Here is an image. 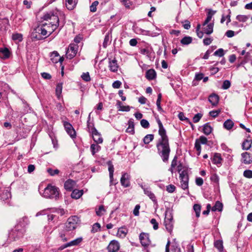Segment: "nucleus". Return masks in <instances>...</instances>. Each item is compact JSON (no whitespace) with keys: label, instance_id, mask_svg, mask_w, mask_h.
<instances>
[{"label":"nucleus","instance_id":"nucleus-1","mask_svg":"<svg viewBox=\"0 0 252 252\" xmlns=\"http://www.w3.org/2000/svg\"><path fill=\"white\" fill-rule=\"evenodd\" d=\"M157 122L159 127L158 134L160 136L156 144L158 153L164 162H167L171 151L169 139L166 134V130L159 118L157 119Z\"/></svg>","mask_w":252,"mask_h":252},{"label":"nucleus","instance_id":"nucleus-2","mask_svg":"<svg viewBox=\"0 0 252 252\" xmlns=\"http://www.w3.org/2000/svg\"><path fill=\"white\" fill-rule=\"evenodd\" d=\"M48 28L47 23H45L42 25L37 26L32 32V38L39 40L50 35L53 32L52 30H48L47 29Z\"/></svg>","mask_w":252,"mask_h":252},{"label":"nucleus","instance_id":"nucleus-3","mask_svg":"<svg viewBox=\"0 0 252 252\" xmlns=\"http://www.w3.org/2000/svg\"><path fill=\"white\" fill-rule=\"evenodd\" d=\"M42 19L44 20L49 22V25H51V30L54 32L58 27H60V30L62 29L64 25L63 23L61 26L59 24V18L57 13L50 11L44 14Z\"/></svg>","mask_w":252,"mask_h":252},{"label":"nucleus","instance_id":"nucleus-4","mask_svg":"<svg viewBox=\"0 0 252 252\" xmlns=\"http://www.w3.org/2000/svg\"><path fill=\"white\" fill-rule=\"evenodd\" d=\"M43 195L47 198H55L57 199L59 195V189L55 186L48 185L44 189Z\"/></svg>","mask_w":252,"mask_h":252},{"label":"nucleus","instance_id":"nucleus-5","mask_svg":"<svg viewBox=\"0 0 252 252\" xmlns=\"http://www.w3.org/2000/svg\"><path fill=\"white\" fill-rule=\"evenodd\" d=\"M181 187L184 190L188 189L189 188V171L188 168L184 169L179 174Z\"/></svg>","mask_w":252,"mask_h":252},{"label":"nucleus","instance_id":"nucleus-6","mask_svg":"<svg viewBox=\"0 0 252 252\" xmlns=\"http://www.w3.org/2000/svg\"><path fill=\"white\" fill-rule=\"evenodd\" d=\"M78 221L79 218L76 216L69 217L65 223V230L66 231H70L74 230L77 227Z\"/></svg>","mask_w":252,"mask_h":252},{"label":"nucleus","instance_id":"nucleus-7","mask_svg":"<svg viewBox=\"0 0 252 252\" xmlns=\"http://www.w3.org/2000/svg\"><path fill=\"white\" fill-rule=\"evenodd\" d=\"M78 50V46L74 43H70L66 52V56L67 58L71 59L74 58L77 54Z\"/></svg>","mask_w":252,"mask_h":252},{"label":"nucleus","instance_id":"nucleus-8","mask_svg":"<svg viewBox=\"0 0 252 252\" xmlns=\"http://www.w3.org/2000/svg\"><path fill=\"white\" fill-rule=\"evenodd\" d=\"M164 223L166 229L168 232L171 233L173 230L174 224L173 217L171 215V214H169L168 217L167 212L165 213Z\"/></svg>","mask_w":252,"mask_h":252},{"label":"nucleus","instance_id":"nucleus-9","mask_svg":"<svg viewBox=\"0 0 252 252\" xmlns=\"http://www.w3.org/2000/svg\"><path fill=\"white\" fill-rule=\"evenodd\" d=\"M63 125L67 133L72 138H75L76 131L72 125L68 122L63 121Z\"/></svg>","mask_w":252,"mask_h":252},{"label":"nucleus","instance_id":"nucleus-10","mask_svg":"<svg viewBox=\"0 0 252 252\" xmlns=\"http://www.w3.org/2000/svg\"><path fill=\"white\" fill-rule=\"evenodd\" d=\"M11 198V194L8 189L3 190L0 193V200L5 201L8 205H11L10 199Z\"/></svg>","mask_w":252,"mask_h":252},{"label":"nucleus","instance_id":"nucleus-11","mask_svg":"<svg viewBox=\"0 0 252 252\" xmlns=\"http://www.w3.org/2000/svg\"><path fill=\"white\" fill-rule=\"evenodd\" d=\"M139 240L142 246L144 247H148L151 243L149 234L147 233H141L139 235Z\"/></svg>","mask_w":252,"mask_h":252},{"label":"nucleus","instance_id":"nucleus-12","mask_svg":"<svg viewBox=\"0 0 252 252\" xmlns=\"http://www.w3.org/2000/svg\"><path fill=\"white\" fill-rule=\"evenodd\" d=\"M130 176L128 173H123L120 180L121 185L125 188L129 187L130 186Z\"/></svg>","mask_w":252,"mask_h":252},{"label":"nucleus","instance_id":"nucleus-13","mask_svg":"<svg viewBox=\"0 0 252 252\" xmlns=\"http://www.w3.org/2000/svg\"><path fill=\"white\" fill-rule=\"evenodd\" d=\"M108 67L109 70L113 72H117L119 68L117 60L114 58L113 59H108Z\"/></svg>","mask_w":252,"mask_h":252},{"label":"nucleus","instance_id":"nucleus-14","mask_svg":"<svg viewBox=\"0 0 252 252\" xmlns=\"http://www.w3.org/2000/svg\"><path fill=\"white\" fill-rule=\"evenodd\" d=\"M120 244L116 240L111 241L107 246L108 252H116L120 249Z\"/></svg>","mask_w":252,"mask_h":252},{"label":"nucleus","instance_id":"nucleus-15","mask_svg":"<svg viewBox=\"0 0 252 252\" xmlns=\"http://www.w3.org/2000/svg\"><path fill=\"white\" fill-rule=\"evenodd\" d=\"M144 193L147 195L154 202L155 204H158V201L154 193L151 191L150 188H145L142 187Z\"/></svg>","mask_w":252,"mask_h":252},{"label":"nucleus","instance_id":"nucleus-16","mask_svg":"<svg viewBox=\"0 0 252 252\" xmlns=\"http://www.w3.org/2000/svg\"><path fill=\"white\" fill-rule=\"evenodd\" d=\"M241 162L246 164L252 163V156L248 152H245L241 154Z\"/></svg>","mask_w":252,"mask_h":252},{"label":"nucleus","instance_id":"nucleus-17","mask_svg":"<svg viewBox=\"0 0 252 252\" xmlns=\"http://www.w3.org/2000/svg\"><path fill=\"white\" fill-rule=\"evenodd\" d=\"M29 221L28 217L25 216L18 220L15 227L17 229H19V227H24L29 223Z\"/></svg>","mask_w":252,"mask_h":252},{"label":"nucleus","instance_id":"nucleus-18","mask_svg":"<svg viewBox=\"0 0 252 252\" xmlns=\"http://www.w3.org/2000/svg\"><path fill=\"white\" fill-rule=\"evenodd\" d=\"M223 159L221 158V155L220 153H215L214 155L212 158V162L214 164H216L218 167H220L222 164Z\"/></svg>","mask_w":252,"mask_h":252},{"label":"nucleus","instance_id":"nucleus-19","mask_svg":"<svg viewBox=\"0 0 252 252\" xmlns=\"http://www.w3.org/2000/svg\"><path fill=\"white\" fill-rule=\"evenodd\" d=\"M107 164L108 166V171L109 172V178H110V186L113 185V173L114 171V168L113 163L111 161L109 160L107 161Z\"/></svg>","mask_w":252,"mask_h":252},{"label":"nucleus","instance_id":"nucleus-20","mask_svg":"<svg viewBox=\"0 0 252 252\" xmlns=\"http://www.w3.org/2000/svg\"><path fill=\"white\" fill-rule=\"evenodd\" d=\"M76 182L72 179L66 180L64 184V189L68 191H71L76 185Z\"/></svg>","mask_w":252,"mask_h":252},{"label":"nucleus","instance_id":"nucleus-21","mask_svg":"<svg viewBox=\"0 0 252 252\" xmlns=\"http://www.w3.org/2000/svg\"><path fill=\"white\" fill-rule=\"evenodd\" d=\"M87 129H88V131L91 134H92L94 132H96V131H97L94 127V123L92 122H91L90 114L89 115V116L88 118Z\"/></svg>","mask_w":252,"mask_h":252},{"label":"nucleus","instance_id":"nucleus-22","mask_svg":"<svg viewBox=\"0 0 252 252\" xmlns=\"http://www.w3.org/2000/svg\"><path fill=\"white\" fill-rule=\"evenodd\" d=\"M65 1L66 7L69 10L74 9L78 3V0H65Z\"/></svg>","mask_w":252,"mask_h":252},{"label":"nucleus","instance_id":"nucleus-23","mask_svg":"<svg viewBox=\"0 0 252 252\" xmlns=\"http://www.w3.org/2000/svg\"><path fill=\"white\" fill-rule=\"evenodd\" d=\"M128 127L126 128V131L130 134H134L135 133L134 124L132 119L129 120L128 121Z\"/></svg>","mask_w":252,"mask_h":252},{"label":"nucleus","instance_id":"nucleus-24","mask_svg":"<svg viewBox=\"0 0 252 252\" xmlns=\"http://www.w3.org/2000/svg\"><path fill=\"white\" fill-rule=\"evenodd\" d=\"M10 51L6 47L0 48V57L2 59H7L10 56Z\"/></svg>","mask_w":252,"mask_h":252},{"label":"nucleus","instance_id":"nucleus-25","mask_svg":"<svg viewBox=\"0 0 252 252\" xmlns=\"http://www.w3.org/2000/svg\"><path fill=\"white\" fill-rule=\"evenodd\" d=\"M219 100V97L218 95L212 94L209 97V101L213 106H216L218 104Z\"/></svg>","mask_w":252,"mask_h":252},{"label":"nucleus","instance_id":"nucleus-26","mask_svg":"<svg viewBox=\"0 0 252 252\" xmlns=\"http://www.w3.org/2000/svg\"><path fill=\"white\" fill-rule=\"evenodd\" d=\"M93 140L97 144H101L103 142V138L98 131L92 134Z\"/></svg>","mask_w":252,"mask_h":252},{"label":"nucleus","instance_id":"nucleus-27","mask_svg":"<svg viewBox=\"0 0 252 252\" xmlns=\"http://www.w3.org/2000/svg\"><path fill=\"white\" fill-rule=\"evenodd\" d=\"M83 194V190L81 189L79 190L77 189H75L72 190L71 196L72 198L74 199H79L80 197H81L82 195Z\"/></svg>","mask_w":252,"mask_h":252},{"label":"nucleus","instance_id":"nucleus-28","mask_svg":"<svg viewBox=\"0 0 252 252\" xmlns=\"http://www.w3.org/2000/svg\"><path fill=\"white\" fill-rule=\"evenodd\" d=\"M156 77V72L153 69L148 70L146 72V77L149 80H154Z\"/></svg>","mask_w":252,"mask_h":252},{"label":"nucleus","instance_id":"nucleus-29","mask_svg":"<svg viewBox=\"0 0 252 252\" xmlns=\"http://www.w3.org/2000/svg\"><path fill=\"white\" fill-rule=\"evenodd\" d=\"M128 233V229L125 227H121L119 228L117 236L120 238H125Z\"/></svg>","mask_w":252,"mask_h":252},{"label":"nucleus","instance_id":"nucleus-30","mask_svg":"<svg viewBox=\"0 0 252 252\" xmlns=\"http://www.w3.org/2000/svg\"><path fill=\"white\" fill-rule=\"evenodd\" d=\"M116 105L119 111L128 112L130 111V107L129 106H123L122 102L120 100H117Z\"/></svg>","mask_w":252,"mask_h":252},{"label":"nucleus","instance_id":"nucleus-31","mask_svg":"<svg viewBox=\"0 0 252 252\" xmlns=\"http://www.w3.org/2000/svg\"><path fill=\"white\" fill-rule=\"evenodd\" d=\"M216 11H213L211 9L209 10L207 15V18L205 19V21L204 22V23L203 24V26H205L208 24V23L211 21L213 16L216 13Z\"/></svg>","mask_w":252,"mask_h":252},{"label":"nucleus","instance_id":"nucleus-32","mask_svg":"<svg viewBox=\"0 0 252 252\" xmlns=\"http://www.w3.org/2000/svg\"><path fill=\"white\" fill-rule=\"evenodd\" d=\"M223 208V204L221 202L219 201H217L216 202L215 205L212 207V211L213 212L219 211L220 212L222 211Z\"/></svg>","mask_w":252,"mask_h":252},{"label":"nucleus","instance_id":"nucleus-33","mask_svg":"<svg viewBox=\"0 0 252 252\" xmlns=\"http://www.w3.org/2000/svg\"><path fill=\"white\" fill-rule=\"evenodd\" d=\"M203 28V31L207 34H210L213 32L214 24L210 23Z\"/></svg>","mask_w":252,"mask_h":252},{"label":"nucleus","instance_id":"nucleus-34","mask_svg":"<svg viewBox=\"0 0 252 252\" xmlns=\"http://www.w3.org/2000/svg\"><path fill=\"white\" fill-rule=\"evenodd\" d=\"M252 140L246 139L244 141L242 144V149L244 150H248L252 146Z\"/></svg>","mask_w":252,"mask_h":252},{"label":"nucleus","instance_id":"nucleus-35","mask_svg":"<svg viewBox=\"0 0 252 252\" xmlns=\"http://www.w3.org/2000/svg\"><path fill=\"white\" fill-rule=\"evenodd\" d=\"M212 127L211 126L209 125L208 123L205 124L203 126V132L205 134L207 135H209L212 132Z\"/></svg>","mask_w":252,"mask_h":252},{"label":"nucleus","instance_id":"nucleus-36","mask_svg":"<svg viewBox=\"0 0 252 252\" xmlns=\"http://www.w3.org/2000/svg\"><path fill=\"white\" fill-rule=\"evenodd\" d=\"M192 38L191 36H186L184 37L180 41L183 45H188L192 42Z\"/></svg>","mask_w":252,"mask_h":252},{"label":"nucleus","instance_id":"nucleus-37","mask_svg":"<svg viewBox=\"0 0 252 252\" xmlns=\"http://www.w3.org/2000/svg\"><path fill=\"white\" fill-rule=\"evenodd\" d=\"M234 124L232 120L228 119L224 122L223 123V126L225 129L230 130L233 127Z\"/></svg>","mask_w":252,"mask_h":252},{"label":"nucleus","instance_id":"nucleus-38","mask_svg":"<svg viewBox=\"0 0 252 252\" xmlns=\"http://www.w3.org/2000/svg\"><path fill=\"white\" fill-rule=\"evenodd\" d=\"M12 39L16 42H21L23 40V35L19 33H14L12 34Z\"/></svg>","mask_w":252,"mask_h":252},{"label":"nucleus","instance_id":"nucleus-39","mask_svg":"<svg viewBox=\"0 0 252 252\" xmlns=\"http://www.w3.org/2000/svg\"><path fill=\"white\" fill-rule=\"evenodd\" d=\"M100 146L97 145L93 144L91 145V151L92 152V155L94 156L95 155V154L97 152H98L100 150Z\"/></svg>","mask_w":252,"mask_h":252},{"label":"nucleus","instance_id":"nucleus-40","mask_svg":"<svg viewBox=\"0 0 252 252\" xmlns=\"http://www.w3.org/2000/svg\"><path fill=\"white\" fill-rule=\"evenodd\" d=\"M82 240L83 239L82 237L78 238L74 240H72L67 243V245L69 246V247H71L72 246H77L82 241Z\"/></svg>","mask_w":252,"mask_h":252},{"label":"nucleus","instance_id":"nucleus-41","mask_svg":"<svg viewBox=\"0 0 252 252\" xmlns=\"http://www.w3.org/2000/svg\"><path fill=\"white\" fill-rule=\"evenodd\" d=\"M214 246L217 248L220 252L223 251V244L221 240H217L214 242Z\"/></svg>","mask_w":252,"mask_h":252},{"label":"nucleus","instance_id":"nucleus-42","mask_svg":"<svg viewBox=\"0 0 252 252\" xmlns=\"http://www.w3.org/2000/svg\"><path fill=\"white\" fill-rule=\"evenodd\" d=\"M154 138V134H150L146 135L143 138V142L145 144H148L153 140Z\"/></svg>","mask_w":252,"mask_h":252},{"label":"nucleus","instance_id":"nucleus-43","mask_svg":"<svg viewBox=\"0 0 252 252\" xmlns=\"http://www.w3.org/2000/svg\"><path fill=\"white\" fill-rule=\"evenodd\" d=\"M161 97H162L161 94L159 93V94H158V98H157V102H156V104H157V106L158 107V111H160V112H163V110L160 105Z\"/></svg>","mask_w":252,"mask_h":252},{"label":"nucleus","instance_id":"nucleus-44","mask_svg":"<svg viewBox=\"0 0 252 252\" xmlns=\"http://www.w3.org/2000/svg\"><path fill=\"white\" fill-rule=\"evenodd\" d=\"M204 74L202 73H196L195 78L192 81V85H196V82L202 80L203 78Z\"/></svg>","mask_w":252,"mask_h":252},{"label":"nucleus","instance_id":"nucleus-45","mask_svg":"<svg viewBox=\"0 0 252 252\" xmlns=\"http://www.w3.org/2000/svg\"><path fill=\"white\" fill-rule=\"evenodd\" d=\"M63 89V83H59L57 85L56 88V93L57 96L59 97L62 94Z\"/></svg>","mask_w":252,"mask_h":252},{"label":"nucleus","instance_id":"nucleus-46","mask_svg":"<svg viewBox=\"0 0 252 252\" xmlns=\"http://www.w3.org/2000/svg\"><path fill=\"white\" fill-rule=\"evenodd\" d=\"M193 210L195 212V215L197 218H198L200 216V213L201 211V206L200 205L198 204H195L193 205Z\"/></svg>","mask_w":252,"mask_h":252},{"label":"nucleus","instance_id":"nucleus-47","mask_svg":"<svg viewBox=\"0 0 252 252\" xmlns=\"http://www.w3.org/2000/svg\"><path fill=\"white\" fill-rule=\"evenodd\" d=\"M99 4V2L97 0L94 1L90 6V10L92 12H95L97 9V6Z\"/></svg>","mask_w":252,"mask_h":252},{"label":"nucleus","instance_id":"nucleus-48","mask_svg":"<svg viewBox=\"0 0 252 252\" xmlns=\"http://www.w3.org/2000/svg\"><path fill=\"white\" fill-rule=\"evenodd\" d=\"M140 53L144 55H146L148 57H150L151 52L150 49H149L148 47L141 49L140 50Z\"/></svg>","mask_w":252,"mask_h":252},{"label":"nucleus","instance_id":"nucleus-49","mask_svg":"<svg viewBox=\"0 0 252 252\" xmlns=\"http://www.w3.org/2000/svg\"><path fill=\"white\" fill-rule=\"evenodd\" d=\"M81 77L82 80L85 82H89L91 80L89 73L88 72L83 73Z\"/></svg>","mask_w":252,"mask_h":252},{"label":"nucleus","instance_id":"nucleus-50","mask_svg":"<svg viewBox=\"0 0 252 252\" xmlns=\"http://www.w3.org/2000/svg\"><path fill=\"white\" fill-rule=\"evenodd\" d=\"M249 18V17L246 15H238L236 16V19L238 20L239 22H246Z\"/></svg>","mask_w":252,"mask_h":252},{"label":"nucleus","instance_id":"nucleus-51","mask_svg":"<svg viewBox=\"0 0 252 252\" xmlns=\"http://www.w3.org/2000/svg\"><path fill=\"white\" fill-rule=\"evenodd\" d=\"M105 211V210L103 205L99 206L98 209H96L95 210L96 214L98 216H101L103 214V212Z\"/></svg>","mask_w":252,"mask_h":252},{"label":"nucleus","instance_id":"nucleus-52","mask_svg":"<svg viewBox=\"0 0 252 252\" xmlns=\"http://www.w3.org/2000/svg\"><path fill=\"white\" fill-rule=\"evenodd\" d=\"M100 224L98 222H96L93 224L91 232L92 233H95L98 231L100 230Z\"/></svg>","mask_w":252,"mask_h":252},{"label":"nucleus","instance_id":"nucleus-53","mask_svg":"<svg viewBox=\"0 0 252 252\" xmlns=\"http://www.w3.org/2000/svg\"><path fill=\"white\" fill-rule=\"evenodd\" d=\"M178 118L181 121L185 120L186 122L189 123L191 125V126H193L192 123L190 122V121L189 120V119L185 117V116H184V113L183 112H180V113H179V114H178Z\"/></svg>","mask_w":252,"mask_h":252},{"label":"nucleus","instance_id":"nucleus-54","mask_svg":"<svg viewBox=\"0 0 252 252\" xmlns=\"http://www.w3.org/2000/svg\"><path fill=\"white\" fill-rule=\"evenodd\" d=\"M224 55V50L222 48L219 49L218 50H216L214 53V56H219L220 57L223 56Z\"/></svg>","mask_w":252,"mask_h":252},{"label":"nucleus","instance_id":"nucleus-55","mask_svg":"<svg viewBox=\"0 0 252 252\" xmlns=\"http://www.w3.org/2000/svg\"><path fill=\"white\" fill-rule=\"evenodd\" d=\"M151 223L153 225V229L155 230L158 228V223L155 219H152L150 220Z\"/></svg>","mask_w":252,"mask_h":252},{"label":"nucleus","instance_id":"nucleus-56","mask_svg":"<svg viewBox=\"0 0 252 252\" xmlns=\"http://www.w3.org/2000/svg\"><path fill=\"white\" fill-rule=\"evenodd\" d=\"M140 124L141 126L145 128H148L150 126L149 123L145 119L141 120L140 121Z\"/></svg>","mask_w":252,"mask_h":252},{"label":"nucleus","instance_id":"nucleus-57","mask_svg":"<svg viewBox=\"0 0 252 252\" xmlns=\"http://www.w3.org/2000/svg\"><path fill=\"white\" fill-rule=\"evenodd\" d=\"M231 86V83L229 80H224L222 85V88L224 90L228 89Z\"/></svg>","mask_w":252,"mask_h":252},{"label":"nucleus","instance_id":"nucleus-58","mask_svg":"<svg viewBox=\"0 0 252 252\" xmlns=\"http://www.w3.org/2000/svg\"><path fill=\"white\" fill-rule=\"evenodd\" d=\"M202 116L203 115L201 113H199L196 114L193 118V122L194 123L198 122L202 118Z\"/></svg>","mask_w":252,"mask_h":252},{"label":"nucleus","instance_id":"nucleus-59","mask_svg":"<svg viewBox=\"0 0 252 252\" xmlns=\"http://www.w3.org/2000/svg\"><path fill=\"white\" fill-rule=\"evenodd\" d=\"M243 175L247 178H252V170H246L244 171Z\"/></svg>","mask_w":252,"mask_h":252},{"label":"nucleus","instance_id":"nucleus-60","mask_svg":"<svg viewBox=\"0 0 252 252\" xmlns=\"http://www.w3.org/2000/svg\"><path fill=\"white\" fill-rule=\"evenodd\" d=\"M48 173L51 176H54L55 175L58 174L60 172V171L58 169L53 170L51 168H49L47 170Z\"/></svg>","mask_w":252,"mask_h":252},{"label":"nucleus","instance_id":"nucleus-61","mask_svg":"<svg viewBox=\"0 0 252 252\" xmlns=\"http://www.w3.org/2000/svg\"><path fill=\"white\" fill-rule=\"evenodd\" d=\"M176 189V187L173 185H169L166 187V190L169 193L173 192Z\"/></svg>","mask_w":252,"mask_h":252},{"label":"nucleus","instance_id":"nucleus-62","mask_svg":"<svg viewBox=\"0 0 252 252\" xmlns=\"http://www.w3.org/2000/svg\"><path fill=\"white\" fill-rule=\"evenodd\" d=\"M200 144H201V143H200L199 140L198 139H196L195 140L194 147H195V149L196 150V151H197L199 152V154L200 153L201 150V147Z\"/></svg>","mask_w":252,"mask_h":252},{"label":"nucleus","instance_id":"nucleus-63","mask_svg":"<svg viewBox=\"0 0 252 252\" xmlns=\"http://www.w3.org/2000/svg\"><path fill=\"white\" fill-rule=\"evenodd\" d=\"M212 41H213L212 38L207 37L203 39V42L205 45L207 46V45H210L212 43Z\"/></svg>","mask_w":252,"mask_h":252},{"label":"nucleus","instance_id":"nucleus-64","mask_svg":"<svg viewBox=\"0 0 252 252\" xmlns=\"http://www.w3.org/2000/svg\"><path fill=\"white\" fill-rule=\"evenodd\" d=\"M122 85V83L121 81L119 80H117L114 81L112 84V87L113 88L115 89H119L121 87V86Z\"/></svg>","mask_w":252,"mask_h":252}]
</instances>
